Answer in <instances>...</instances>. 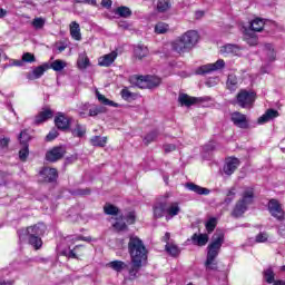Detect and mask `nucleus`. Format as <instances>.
Listing matches in <instances>:
<instances>
[{
  "mask_svg": "<svg viewBox=\"0 0 285 285\" xmlns=\"http://www.w3.org/2000/svg\"><path fill=\"white\" fill-rule=\"evenodd\" d=\"M154 217L155 219H161L166 213V202L157 203L154 207Z\"/></svg>",
  "mask_w": 285,
  "mask_h": 285,
  "instance_id": "obj_26",
  "label": "nucleus"
},
{
  "mask_svg": "<svg viewBox=\"0 0 285 285\" xmlns=\"http://www.w3.org/2000/svg\"><path fill=\"white\" fill-rule=\"evenodd\" d=\"M265 50H267V56L269 61H275L277 53L275 52V48H273L272 43H265Z\"/></svg>",
  "mask_w": 285,
  "mask_h": 285,
  "instance_id": "obj_50",
  "label": "nucleus"
},
{
  "mask_svg": "<svg viewBox=\"0 0 285 285\" xmlns=\"http://www.w3.org/2000/svg\"><path fill=\"white\" fill-rule=\"evenodd\" d=\"M263 277L267 284H273L275 282V272L269 267L263 272Z\"/></svg>",
  "mask_w": 285,
  "mask_h": 285,
  "instance_id": "obj_45",
  "label": "nucleus"
},
{
  "mask_svg": "<svg viewBox=\"0 0 285 285\" xmlns=\"http://www.w3.org/2000/svg\"><path fill=\"white\" fill-rule=\"evenodd\" d=\"M55 117V111L50 107H43L33 118V126H41Z\"/></svg>",
  "mask_w": 285,
  "mask_h": 285,
  "instance_id": "obj_13",
  "label": "nucleus"
},
{
  "mask_svg": "<svg viewBox=\"0 0 285 285\" xmlns=\"http://www.w3.org/2000/svg\"><path fill=\"white\" fill-rule=\"evenodd\" d=\"M77 63H78V68H80L81 70H86V68L90 66V58H88L87 55L83 53L79 56Z\"/></svg>",
  "mask_w": 285,
  "mask_h": 285,
  "instance_id": "obj_44",
  "label": "nucleus"
},
{
  "mask_svg": "<svg viewBox=\"0 0 285 285\" xmlns=\"http://www.w3.org/2000/svg\"><path fill=\"white\" fill-rule=\"evenodd\" d=\"M179 213H181L179 203H171L170 206H168V203H166V214L168 215V217H177Z\"/></svg>",
  "mask_w": 285,
  "mask_h": 285,
  "instance_id": "obj_27",
  "label": "nucleus"
},
{
  "mask_svg": "<svg viewBox=\"0 0 285 285\" xmlns=\"http://www.w3.org/2000/svg\"><path fill=\"white\" fill-rule=\"evenodd\" d=\"M154 3H156L157 12L160 13L168 12L173 8V0H154Z\"/></svg>",
  "mask_w": 285,
  "mask_h": 285,
  "instance_id": "obj_24",
  "label": "nucleus"
},
{
  "mask_svg": "<svg viewBox=\"0 0 285 285\" xmlns=\"http://www.w3.org/2000/svg\"><path fill=\"white\" fill-rule=\"evenodd\" d=\"M70 35L76 41H81V29L77 21L70 23Z\"/></svg>",
  "mask_w": 285,
  "mask_h": 285,
  "instance_id": "obj_29",
  "label": "nucleus"
},
{
  "mask_svg": "<svg viewBox=\"0 0 285 285\" xmlns=\"http://www.w3.org/2000/svg\"><path fill=\"white\" fill-rule=\"evenodd\" d=\"M204 101H206V99L188 96V94H179L178 96V102L180 106H186V108H190V106H195L197 104H204Z\"/></svg>",
  "mask_w": 285,
  "mask_h": 285,
  "instance_id": "obj_14",
  "label": "nucleus"
},
{
  "mask_svg": "<svg viewBox=\"0 0 285 285\" xmlns=\"http://www.w3.org/2000/svg\"><path fill=\"white\" fill-rule=\"evenodd\" d=\"M224 245V233L214 234L212 237V243L207 246V256L205 261L206 271L219 272V263H217V257H219V250Z\"/></svg>",
  "mask_w": 285,
  "mask_h": 285,
  "instance_id": "obj_1",
  "label": "nucleus"
},
{
  "mask_svg": "<svg viewBox=\"0 0 285 285\" xmlns=\"http://www.w3.org/2000/svg\"><path fill=\"white\" fill-rule=\"evenodd\" d=\"M28 157H30V146L22 145V148L19 150V159L20 161H28Z\"/></svg>",
  "mask_w": 285,
  "mask_h": 285,
  "instance_id": "obj_46",
  "label": "nucleus"
},
{
  "mask_svg": "<svg viewBox=\"0 0 285 285\" xmlns=\"http://www.w3.org/2000/svg\"><path fill=\"white\" fill-rule=\"evenodd\" d=\"M199 43V32L197 30H188L171 42L174 52L186 55L190 52L195 46Z\"/></svg>",
  "mask_w": 285,
  "mask_h": 285,
  "instance_id": "obj_2",
  "label": "nucleus"
},
{
  "mask_svg": "<svg viewBox=\"0 0 285 285\" xmlns=\"http://www.w3.org/2000/svg\"><path fill=\"white\" fill-rule=\"evenodd\" d=\"M53 124L58 130L66 132V130H70V125L72 124V118L66 116V114L59 111L57 112Z\"/></svg>",
  "mask_w": 285,
  "mask_h": 285,
  "instance_id": "obj_12",
  "label": "nucleus"
},
{
  "mask_svg": "<svg viewBox=\"0 0 285 285\" xmlns=\"http://www.w3.org/2000/svg\"><path fill=\"white\" fill-rule=\"evenodd\" d=\"M0 285H14V281H0Z\"/></svg>",
  "mask_w": 285,
  "mask_h": 285,
  "instance_id": "obj_64",
  "label": "nucleus"
},
{
  "mask_svg": "<svg viewBox=\"0 0 285 285\" xmlns=\"http://www.w3.org/2000/svg\"><path fill=\"white\" fill-rule=\"evenodd\" d=\"M279 116V111L276 109H267L263 116L258 118V124H268L271 119H276Z\"/></svg>",
  "mask_w": 285,
  "mask_h": 285,
  "instance_id": "obj_21",
  "label": "nucleus"
},
{
  "mask_svg": "<svg viewBox=\"0 0 285 285\" xmlns=\"http://www.w3.org/2000/svg\"><path fill=\"white\" fill-rule=\"evenodd\" d=\"M165 153H174V150H177V146L173 144H167L164 146Z\"/></svg>",
  "mask_w": 285,
  "mask_h": 285,
  "instance_id": "obj_59",
  "label": "nucleus"
},
{
  "mask_svg": "<svg viewBox=\"0 0 285 285\" xmlns=\"http://www.w3.org/2000/svg\"><path fill=\"white\" fill-rule=\"evenodd\" d=\"M157 137H159V130L155 129L148 132L144 137L145 146H149V144H153V141H157Z\"/></svg>",
  "mask_w": 285,
  "mask_h": 285,
  "instance_id": "obj_39",
  "label": "nucleus"
},
{
  "mask_svg": "<svg viewBox=\"0 0 285 285\" xmlns=\"http://www.w3.org/2000/svg\"><path fill=\"white\" fill-rule=\"evenodd\" d=\"M107 268H111V271H115L116 273H121L128 268V264L124 261H111L107 264Z\"/></svg>",
  "mask_w": 285,
  "mask_h": 285,
  "instance_id": "obj_25",
  "label": "nucleus"
},
{
  "mask_svg": "<svg viewBox=\"0 0 285 285\" xmlns=\"http://www.w3.org/2000/svg\"><path fill=\"white\" fill-rule=\"evenodd\" d=\"M166 32H168V23L158 22L155 26V33L156 35H166Z\"/></svg>",
  "mask_w": 285,
  "mask_h": 285,
  "instance_id": "obj_48",
  "label": "nucleus"
},
{
  "mask_svg": "<svg viewBox=\"0 0 285 285\" xmlns=\"http://www.w3.org/2000/svg\"><path fill=\"white\" fill-rule=\"evenodd\" d=\"M255 202V189L249 187L245 189L242 194V198L238 199L230 213V216L235 219H239V217H244V213L248 210V207L252 206Z\"/></svg>",
  "mask_w": 285,
  "mask_h": 285,
  "instance_id": "obj_4",
  "label": "nucleus"
},
{
  "mask_svg": "<svg viewBox=\"0 0 285 285\" xmlns=\"http://www.w3.org/2000/svg\"><path fill=\"white\" fill-rule=\"evenodd\" d=\"M39 176L42 177L45 184H55L59 179V171L55 167H42Z\"/></svg>",
  "mask_w": 285,
  "mask_h": 285,
  "instance_id": "obj_11",
  "label": "nucleus"
},
{
  "mask_svg": "<svg viewBox=\"0 0 285 285\" xmlns=\"http://www.w3.org/2000/svg\"><path fill=\"white\" fill-rule=\"evenodd\" d=\"M267 210L269 215L274 217V219H277V222H284L285 212H284V208H282L279 200L275 198L269 199L267 204Z\"/></svg>",
  "mask_w": 285,
  "mask_h": 285,
  "instance_id": "obj_8",
  "label": "nucleus"
},
{
  "mask_svg": "<svg viewBox=\"0 0 285 285\" xmlns=\"http://www.w3.org/2000/svg\"><path fill=\"white\" fill-rule=\"evenodd\" d=\"M116 219L117 222L112 225L115 230H117L118 233L128 230V225L126 224V222H124V215H121L119 218H116Z\"/></svg>",
  "mask_w": 285,
  "mask_h": 285,
  "instance_id": "obj_40",
  "label": "nucleus"
},
{
  "mask_svg": "<svg viewBox=\"0 0 285 285\" xmlns=\"http://www.w3.org/2000/svg\"><path fill=\"white\" fill-rule=\"evenodd\" d=\"M209 237L208 234H197L195 233L191 236V244H194V246H206V244H208Z\"/></svg>",
  "mask_w": 285,
  "mask_h": 285,
  "instance_id": "obj_22",
  "label": "nucleus"
},
{
  "mask_svg": "<svg viewBox=\"0 0 285 285\" xmlns=\"http://www.w3.org/2000/svg\"><path fill=\"white\" fill-rule=\"evenodd\" d=\"M96 97L102 106H111L112 108H119V104L106 98V96L101 95L99 91H96Z\"/></svg>",
  "mask_w": 285,
  "mask_h": 285,
  "instance_id": "obj_34",
  "label": "nucleus"
},
{
  "mask_svg": "<svg viewBox=\"0 0 285 285\" xmlns=\"http://www.w3.org/2000/svg\"><path fill=\"white\" fill-rule=\"evenodd\" d=\"M108 109L101 105H89L88 117H99V115H106Z\"/></svg>",
  "mask_w": 285,
  "mask_h": 285,
  "instance_id": "obj_23",
  "label": "nucleus"
},
{
  "mask_svg": "<svg viewBox=\"0 0 285 285\" xmlns=\"http://www.w3.org/2000/svg\"><path fill=\"white\" fill-rule=\"evenodd\" d=\"M185 188H187V190H190L191 193H196V195H210V189L202 187L195 183H186Z\"/></svg>",
  "mask_w": 285,
  "mask_h": 285,
  "instance_id": "obj_19",
  "label": "nucleus"
},
{
  "mask_svg": "<svg viewBox=\"0 0 285 285\" xmlns=\"http://www.w3.org/2000/svg\"><path fill=\"white\" fill-rule=\"evenodd\" d=\"M165 250L171 257H179V254L181 253V250L179 249V246L173 243L165 245Z\"/></svg>",
  "mask_w": 285,
  "mask_h": 285,
  "instance_id": "obj_36",
  "label": "nucleus"
},
{
  "mask_svg": "<svg viewBox=\"0 0 285 285\" xmlns=\"http://www.w3.org/2000/svg\"><path fill=\"white\" fill-rule=\"evenodd\" d=\"M232 121L234 126H237V128H248V119H246V115L239 111H235L232 114Z\"/></svg>",
  "mask_w": 285,
  "mask_h": 285,
  "instance_id": "obj_16",
  "label": "nucleus"
},
{
  "mask_svg": "<svg viewBox=\"0 0 285 285\" xmlns=\"http://www.w3.org/2000/svg\"><path fill=\"white\" fill-rule=\"evenodd\" d=\"M132 81L135 86H137V88H140L141 90H153L161 86V78H159L158 76H134Z\"/></svg>",
  "mask_w": 285,
  "mask_h": 285,
  "instance_id": "obj_5",
  "label": "nucleus"
},
{
  "mask_svg": "<svg viewBox=\"0 0 285 285\" xmlns=\"http://www.w3.org/2000/svg\"><path fill=\"white\" fill-rule=\"evenodd\" d=\"M46 230H48V227L43 223H38L33 226H29L26 229H21L19 232V235H27V237H43L46 235Z\"/></svg>",
  "mask_w": 285,
  "mask_h": 285,
  "instance_id": "obj_9",
  "label": "nucleus"
},
{
  "mask_svg": "<svg viewBox=\"0 0 285 285\" xmlns=\"http://www.w3.org/2000/svg\"><path fill=\"white\" fill-rule=\"evenodd\" d=\"M102 8L110 9L112 8V0H101Z\"/></svg>",
  "mask_w": 285,
  "mask_h": 285,
  "instance_id": "obj_63",
  "label": "nucleus"
},
{
  "mask_svg": "<svg viewBox=\"0 0 285 285\" xmlns=\"http://www.w3.org/2000/svg\"><path fill=\"white\" fill-rule=\"evenodd\" d=\"M28 242L30 246L35 248V250H41L43 246V240L41 239V236H28Z\"/></svg>",
  "mask_w": 285,
  "mask_h": 285,
  "instance_id": "obj_32",
  "label": "nucleus"
},
{
  "mask_svg": "<svg viewBox=\"0 0 285 285\" xmlns=\"http://www.w3.org/2000/svg\"><path fill=\"white\" fill-rule=\"evenodd\" d=\"M246 42L248 46H257L259 43V38L255 33H247Z\"/></svg>",
  "mask_w": 285,
  "mask_h": 285,
  "instance_id": "obj_53",
  "label": "nucleus"
},
{
  "mask_svg": "<svg viewBox=\"0 0 285 285\" xmlns=\"http://www.w3.org/2000/svg\"><path fill=\"white\" fill-rule=\"evenodd\" d=\"M66 146H55L47 150L45 155L46 161H49V164H57V161H61L66 157Z\"/></svg>",
  "mask_w": 285,
  "mask_h": 285,
  "instance_id": "obj_6",
  "label": "nucleus"
},
{
  "mask_svg": "<svg viewBox=\"0 0 285 285\" xmlns=\"http://www.w3.org/2000/svg\"><path fill=\"white\" fill-rule=\"evenodd\" d=\"M264 19L262 18H255L254 20L250 21V30L252 32H262L264 30Z\"/></svg>",
  "mask_w": 285,
  "mask_h": 285,
  "instance_id": "obj_30",
  "label": "nucleus"
},
{
  "mask_svg": "<svg viewBox=\"0 0 285 285\" xmlns=\"http://www.w3.org/2000/svg\"><path fill=\"white\" fill-rule=\"evenodd\" d=\"M266 242H268V234L267 233H262L261 232L259 234L256 235V237H255V243L256 244H264Z\"/></svg>",
  "mask_w": 285,
  "mask_h": 285,
  "instance_id": "obj_55",
  "label": "nucleus"
},
{
  "mask_svg": "<svg viewBox=\"0 0 285 285\" xmlns=\"http://www.w3.org/2000/svg\"><path fill=\"white\" fill-rule=\"evenodd\" d=\"M131 268L129 269V275L131 277V279H137V273H139V271L141 269V266H144V263H139L137 265V263L131 262Z\"/></svg>",
  "mask_w": 285,
  "mask_h": 285,
  "instance_id": "obj_47",
  "label": "nucleus"
},
{
  "mask_svg": "<svg viewBox=\"0 0 285 285\" xmlns=\"http://www.w3.org/2000/svg\"><path fill=\"white\" fill-rule=\"evenodd\" d=\"M115 59H117V51H111L98 59V66L101 68H110V66L115 63Z\"/></svg>",
  "mask_w": 285,
  "mask_h": 285,
  "instance_id": "obj_17",
  "label": "nucleus"
},
{
  "mask_svg": "<svg viewBox=\"0 0 285 285\" xmlns=\"http://www.w3.org/2000/svg\"><path fill=\"white\" fill-rule=\"evenodd\" d=\"M75 3H88V6H97V0H75Z\"/></svg>",
  "mask_w": 285,
  "mask_h": 285,
  "instance_id": "obj_61",
  "label": "nucleus"
},
{
  "mask_svg": "<svg viewBox=\"0 0 285 285\" xmlns=\"http://www.w3.org/2000/svg\"><path fill=\"white\" fill-rule=\"evenodd\" d=\"M71 135L81 139V137L86 136V126L77 122L76 127L71 129Z\"/></svg>",
  "mask_w": 285,
  "mask_h": 285,
  "instance_id": "obj_35",
  "label": "nucleus"
},
{
  "mask_svg": "<svg viewBox=\"0 0 285 285\" xmlns=\"http://www.w3.org/2000/svg\"><path fill=\"white\" fill-rule=\"evenodd\" d=\"M91 190L90 188H85V189H76L73 191V195H78L80 197H86V195H90Z\"/></svg>",
  "mask_w": 285,
  "mask_h": 285,
  "instance_id": "obj_58",
  "label": "nucleus"
},
{
  "mask_svg": "<svg viewBox=\"0 0 285 285\" xmlns=\"http://www.w3.org/2000/svg\"><path fill=\"white\" fill-rule=\"evenodd\" d=\"M59 137V131L57 129H52L49 131V135L46 136V141H55Z\"/></svg>",
  "mask_w": 285,
  "mask_h": 285,
  "instance_id": "obj_57",
  "label": "nucleus"
},
{
  "mask_svg": "<svg viewBox=\"0 0 285 285\" xmlns=\"http://www.w3.org/2000/svg\"><path fill=\"white\" fill-rule=\"evenodd\" d=\"M121 98L125 99V101H129V99H135V94H132L128 88H124L120 91Z\"/></svg>",
  "mask_w": 285,
  "mask_h": 285,
  "instance_id": "obj_54",
  "label": "nucleus"
},
{
  "mask_svg": "<svg viewBox=\"0 0 285 285\" xmlns=\"http://www.w3.org/2000/svg\"><path fill=\"white\" fill-rule=\"evenodd\" d=\"M8 146H10V138H1L0 148H8Z\"/></svg>",
  "mask_w": 285,
  "mask_h": 285,
  "instance_id": "obj_60",
  "label": "nucleus"
},
{
  "mask_svg": "<svg viewBox=\"0 0 285 285\" xmlns=\"http://www.w3.org/2000/svg\"><path fill=\"white\" fill-rule=\"evenodd\" d=\"M134 55L136 59H144V57H148V47L144 46V45H138L135 49H134Z\"/></svg>",
  "mask_w": 285,
  "mask_h": 285,
  "instance_id": "obj_33",
  "label": "nucleus"
},
{
  "mask_svg": "<svg viewBox=\"0 0 285 285\" xmlns=\"http://www.w3.org/2000/svg\"><path fill=\"white\" fill-rule=\"evenodd\" d=\"M125 219L129 226H132V224H136L137 222V213L135 210L128 212Z\"/></svg>",
  "mask_w": 285,
  "mask_h": 285,
  "instance_id": "obj_51",
  "label": "nucleus"
},
{
  "mask_svg": "<svg viewBox=\"0 0 285 285\" xmlns=\"http://www.w3.org/2000/svg\"><path fill=\"white\" fill-rule=\"evenodd\" d=\"M161 242H164L166 245L171 244L170 243V233L166 232L165 235L161 238Z\"/></svg>",
  "mask_w": 285,
  "mask_h": 285,
  "instance_id": "obj_62",
  "label": "nucleus"
},
{
  "mask_svg": "<svg viewBox=\"0 0 285 285\" xmlns=\"http://www.w3.org/2000/svg\"><path fill=\"white\" fill-rule=\"evenodd\" d=\"M205 227L208 234L213 233L215 228H217V218H209L208 222L205 224Z\"/></svg>",
  "mask_w": 285,
  "mask_h": 285,
  "instance_id": "obj_49",
  "label": "nucleus"
},
{
  "mask_svg": "<svg viewBox=\"0 0 285 285\" xmlns=\"http://www.w3.org/2000/svg\"><path fill=\"white\" fill-rule=\"evenodd\" d=\"M48 70H50V65L46 62L43 65L36 67L32 71V75L35 79H41V77H43L45 72Z\"/></svg>",
  "mask_w": 285,
  "mask_h": 285,
  "instance_id": "obj_28",
  "label": "nucleus"
},
{
  "mask_svg": "<svg viewBox=\"0 0 285 285\" xmlns=\"http://www.w3.org/2000/svg\"><path fill=\"white\" fill-rule=\"evenodd\" d=\"M128 253L131 257V262H135L136 265L148 262V249L139 236L129 237Z\"/></svg>",
  "mask_w": 285,
  "mask_h": 285,
  "instance_id": "obj_3",
  "label": "nucleus"
},
{
  "mask_svg": "<svg viewBox=\"0 0 285 285\" xmlns=\"http://www.w3.org/2000/svg\"><path fill=\"white\" fill-rule=\"evenodd\" d=\"M83 255H86V246L76 245L72 249L69 250L67 257H69V259H79L80 257H83Z\"/></svg>",
  "mask_w": 285,
  "mask_h": 285,
  "instance_id": "obj_20",
  "label": "nucleus"
},
{
  "mask_svg": "<svg viewBox=\"0 0 285 285\" xmlns=\"http://www.w3.org/2000/svg\"><path fill=\"white\" fill-rule=\"evenodd\" d=\"M226 68V61L218 59L214 63L203 65L197 68L196 75H210V72H217V70H224Z\"/></svg>",
  "mask_w": 285,
  "mask_h": 285,
  "instance_id": "obj_10",
  "label": "nucleus"
},
{
  "mask_svg": "<svg viewBox=\"0 0 285 285\" xmlns=\"http://www.w3.org/2000/svg\"><path fill=\"white\" fill-rule=\"evenodd\" d=\"M237 76H235L234 73H229L226 82L228 90H237Z\"/></svg>",
  "mask_w": 285,
  "mask_h": 285,
  "instance_id": "obj_41",
  "label": "nucleus"
},
{
  "mask_svg": "<svg viewBox=\"0 0 285 285\" xmlns=\"http://www.w3.org/2000/svg\"><path fill=\"white\" fill-rule=\"evenodd\" d=\"M31 26L36 29V30H41L43 29V26H46V19L43 18H35L31 22Z\"/></svg>",
  "mask_w": 285,
  "mask_h": 285,
  "instance_id": "obj_52",
  "label": "nucleus"
},
{
  "mask_svg": "<svg viewBox=\"0 0 285 285\" xmlns=\"http://www.w3.org/2000/svg\"><path fill=\"white\" fill-rule=\"evenodd\" d=\"M115 14H118V17H122V19H128V17H132V11L130 10V8L121 6L115 10Z\"/></svg>",
  "mask_w": 285,
  "mask_h": 285,
  "instance_id": "obj_37",
  "label": "nucleus"
},
{
  "mask_svg": "<svg viewBox=\"0 0 285 285\" xmlns=\"http://www.w3.org/2000/svg\"><path fill=\"white\" fill-rule=\"evenodd\" d=\"M104 213L105 215H112V216H117L119 215V207L110 204V203H107L105 206H104Z\"/></svg>",
  "mask_w": 285,
  "mask_h": 285,
  "instance_id": "obj_42",
  "label": "nucleus"
},
{
  "mask_svg": "<svg viewBox=\"0 0 285 285\" xmlns=\"http://www.w3.org/2000/svg\"><path fill=\"white\" fill-rule=\"evenodd\" d=\"M22 61H24L26 63H35V61H37V58H35L32 53L26 52L22 55Z\"/></svg>",
  "mask_w": 285,
  "mask_h": 285,
  "instance_id": "obj_56",
  "label": "nucleus"
},
{
  "mask_svg": "<svg viewBox=\"0 0 285 285\" xmlns=\"http://www.w3.org/2000/svg\"><path fill=\"white\" fill-rule=\"evenodd\" d=\"M32 139V136L28 132V129H24L19 135V141L21 146H30V140Z\"/></svg>",
  "mask_w": 285,
  "mask_h": 285,
  "instance_id": "obj_38",
  "label": "nucleus"
},
{
  "mask_svg": "<svg viewBox=\"0 0 285 285\" xmlns=\"http://www.w3.org/2000/svg\"><path fill=\"white\" fill-rule=\"evenodd\" d=\"M89 141L96 148H105L106 144H108V138L101 136H94L90 138Z\"/></svg>",
  "mask_w": 285,
  "mask_h": 285,
  "instance_id": "obj_31",
  "label": "nucleus"
},
{
  "mask_svg": "<svg viewBox=\"0 0 285 285\" xmlns=\"http://www.w3.org/2000/svg\"><path fill=\"white\" fill-rule=\"evenodd\" d=\"M49 68H51V70H55V72H61V70L66 68V61L57 59L49 65Z\"/></svg>",
  "mask_w": 285,
  "mask_h": 285,
  "instance_id": "obj_43",
  "label": "nucleus"
},
{
  "mask_svg": "<svg viewBox=\"0 0 285 285\" xmlns=\"http://www.w3.org/2000/svg\"><path fill=\"white\" fill-rule=\"evenodd\" d=\"M220 55L224 57H237L239 55V46L227 43L220 47Z\"/></svg>",
  "mask_w": 285,
  "mask_h": 285,
  "instance_id": "obj_18",
  "label": "nucleus"
},
{
  "mask_svg": "<svg viewBox=\"0 0 285 285\" xmlns=\"http://www.w3.org/2000/svg\"><path fill=\"white\" fill-rule=\"evenodd\" d=\"M256 97L255 92L242 89L236 96V101L240 108H248L255 104Z\"/></svg>",
  "mask_w": 285,
  "mask_h": 285,
  "instance_id": "obj_7",
  "label": "nucleus"
},
{
  "mask_svg": "<svg viewBox=\"0 0 285 285\" xmlns=\"http://www.w3.org/2000/svg\"><path fill=\"white\" fill-rule=\"evenodd\" d=\"M239 164H242L238 158L236 157H229L225 161V166L223 168L225 175H233L237 168H239Z\"/></svg>",
  "mask_w": 285,
  "mask_h": 285,
  "instance_id": "obj_15",
  "label": "nucleus"
}]
</instances>
